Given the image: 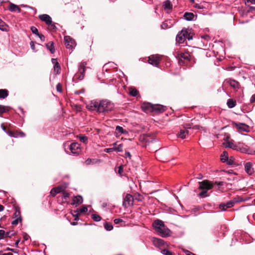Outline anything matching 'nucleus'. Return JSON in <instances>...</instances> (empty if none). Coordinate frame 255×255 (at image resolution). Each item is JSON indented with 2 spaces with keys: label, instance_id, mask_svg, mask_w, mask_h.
Wrapping results in <instances>:
<instances>
[{
  "label": "nucleus",
  "instance_id": "f257e3e1",
  "mask_svg": "<svg viewBox=\"0 0 255 255\" xmlns=\"http://www.w3.org/2000/svg\"><path fill=\"white\" fill-rule=\"evenodd\" d=\"M88 109L99 113H106L112 111L114 104L108 100H92L87 105Z\"/></svg>",
  "mask_w": 255,
  "mask_h": 255
},
{
  "label": "nucleus",
  "instance_id": "f03ea898",
  "mask_svg": "<svg viewBox=\"0 0 255 255\" xmlns=\"http://www.w3.org/2000/svg\"><path fill=\"white\" fill-rule=\"evenodd\" d=\"M152 226L155 232L161 237L166 238L170 236L171 232L165 227L163 221L158 219L156 220L153 222Z\"/></svg>",
  "mask_w": 255,
  "mask_h": 255
},
{
  "label": "nucleus",
  "instance_id": "7ed1b4c3",
  "mask_svg": "<svg viewBox=\"0 0 255 255\" xmlns=\"http://www.w3.org/2000/svg\"><path fill=\"white\" fill-rule=\"evenodd\" d=\"M194 35V31L191 28L184 27L177 34L176 42L178 44L184 43L186 39L188 40L192 39Z\"/></svg>",
  "mask_w": 255,
  "mask_h": 255
},
{
  "label": "nucleus",
  "instance_id": "20e7f679",
  "mask_svg": "<svg viewBox=\"0 0 255 255\" xmlns=\"http://www.w3.org/2000/svg\"><path fill=\"white\" fill-rule=\"evenodd\" d=\"M87 65V63L86 61H82L79 64L78 72L73 77V79L74 82H78L84 79Z\"/></svg>",
  "mask_w": 255,
  "mask_h": 255
},
{
  "label": "nucleus",
  "instance_id": "39448f33",
  "mask_svg": "<svg viewBox=\"0 0 255 255\" xmlns=\"http://www.w3.org/2000/svg\"><path fill=\"white\" fill-rule=\"evenodd\" d=\"M177 57L180 65H183L190 60L191 55L188 51H183L177 52Z\"/></svg>",
  "mask_w": 255,
  "mask_h": 255
},
{
  "label": "nucleus",
  "instance_id": "423d86ee",
  "mask_svg": "<svg viewBox=\"0 0 255 255\" xmlns=\"http://www.w3.org/2000/svg\"><path fill=\"white\" fill-rule=\"evenodd\" d=\"M242 153L254 154L255 151L252 150L250 147L243 142H239L237 143L236 150Z\"/></svg>",
  "mask_w": 255,
  "mask_h": 255
},
{
  "label": "nucleus",
  "instance_id": "0eeeda50",
  "mask_svg": "<svg viewBox=\"0 0 255 255\" xmlns=\"http://www.w3.org/2000/svg\"><path fill=\"white\" fill-rule=\"evenodd\" d=\"M64 40L66 48L72 51L76 45L75 40L70 36H65Z\"/></svg>",
  "mask_w": 255,
  "mask_h": 255
},
{
  "label": "nucleus",
  "instance_id": "6e6552de",
  "mask_svg": "<svg viewBox=\"0 0 255 255\" xmlns=\"http://www.w3.org/2000/svg\"><path fill=\"white\" fill-rule=\"evenodd\" d=\"M238 202V200L237 198H234L232 200H230L226 203H222L219 206V208L221 211H224L227 209L233 207L235 203Z\"/></svg>",
  "mask_w": 255,
  "mask_h": 255
},
{
  "label": "nucleus",
  "instance_id": "1a4fd4ad",
  "mask_svg": "<svg viewBox=\"0 0 255 255\" xmlns=\"http://www.w3.org/2000/svg\"><path fill=\"white\" fill-rule=\"evenodd\" d=\"M199 188L202 190H210L212 189L214 186V183L207 180H204L201 182H199Z\"/></svg>",
  "mask_w": 255,
  "mask_h": 255
},
{
  "label": "nucleus",
  "instance_id": "9d476101",
  "mask_svg": "<svg viewBox=\"0 0 255 255\" xmlns=\"http://www.w3.org/2000/svg\"><path fill=\"white\" fill-rule=\"evenodd\" d=\"M71 153L75 155H78L81 151L80 144L78 142H73L69 146Z\"/></svg>",
  "mask_w": 255,
  "mask_h": 255
},
{
  "label": "nucleus",
  "instance_id": "9b49d317",
  "mask_svg": "<svg viewBox=\"0 0 255 255\" xmlns=\"http://www.w3.org/2000/svg\"><path fill=\"white\" fill-rule=\"evenodd\" d=\"M161 60V56L158 55H152L148 57V63L154 66L157 67Z\"/></svg>",
  "mask_w": 255,
  "mask_h": 255
},
{
  "label": "nucleus",
  "instance_id": "f8f14e48",
  "mask_svg": "<svg viewBox=\"0 0 255 255\" xmlns=\"http://www.w3.org/2000/svg\"><path fill=\"white\" fill-rule=\"evenodd\" d=\"M224 84H229L236 91H238L240 88V84L238 81L230 78L226 79L224 82Z\"/></svg>",
  "mask_w": 255,
  "mask_h": 255
},
{
  "label": "nucleus",
  "instance_id": "ddd939ff",
  "mask_svg": "<svg viewBox=\"0 0 255 255\" xmlns=\"http://www.w3.org/2000/svg\"><path fill=\"white\" fill-rule=\"evenodd\" d=\"M133 198L129 194H127L124 198L123 205L124 207L127 208L133 205Z\"/></svg>",
  "mask_w": 255,
  "mask_h": 255
},
{
  "label": "nucleus",
  "instance_id": "4468645a",
  "mask_svg": "<svg viewBox=\"0 0 255 255\" xmlns=\"http://www.w3.org/2000/svg\"><path fill=\"white\" fill-rule=\"evenodd\" d=\"M51 62L54 65V73L56 74H59L61 71V67L56 58H52Z\"/></svg>",
  "mask_w": 255,
  "mask_h": 255
},
{
  "label": "nucleus",
  "instance_id": "2eb2a0df",
  "mask_svg": "<svg viewBox=\"0 0 255 255\" xmlns=\"http://www.w3.org/2000/svg\"><path fill=\"white\" fill-rule=\"evenodd\" d=\"M70 196V193L68 191L66 190H64L62 193L61 195H59L58 197V201H60V198H62V200H61V203H65L68 202L69 197Z\"/></svg>",
  "mask_w": 255,
  "mask_h": 255
},
{
  "label": "nucleus",
  "instance_id": "dca6fc26",
  "mask_svg": "<svg viewBox=\"0 0 255 255\" xmlns=\"http://www.w3.org/2000/svg\"><path fill=\"white\" fill-rule=\"evenodd\" d=\"M166 107L161 105H153V112L156 114L161 113L166 110Z\"/></svg>",
  "mask_w": 255,
  "mask_h": 255
},
{
  "label": "nucleus",
  "instance_id": "f3484780",
  "mask_svg": "<svg viewBox=\"0 0 255 255\" xmlns=\"http://www.w3.org/2000/svg\"><path fill=\"white\" fill-rule=\"evenodd\" d=\"M153 244L157 248H160L164 245V241L161 239L153 237L152 238Z\"/></svg>",
  "mask_w": 255,
  "mask_h": 255
},
{
  "label": "nucleus",
  "instance_id": "a211bd4d",
  "mask_svg": "<svg viewBox=\"0 0 255 255\" xmlns=\"http://www.w3.org/2000/svg\"><path fill=\"white\" fill-rule=\"evenodd\" d=\"M142 110L146 113L153 112V105L150 103H144L141 106Z\"/></svg>",
  "mask_w": 255,
  "mask_h": 255
},
{
  "label": "nucleus",
  "instance_id": "6ab92c4d",
  "mask_svg": "<svg viewBox=\"0 0 255 255\" xmlns=\"http://www.w3.org/2000/svg\"><path fill=\"white\" fill-rule=\"evenodd\" d=\"M38 17L40 20L44 22L46 25L48 23H50L52 20L51 17L46 14L39 15Z\"/></svg>",
  "mask_w": 255,
  "mask_h": 255
},
{
  "label": "nucleus",
  "instance_id": "aec40b11",
  "mask_svg": "<svg viewBox=\"0 0 255 255\" xmlns=\"http://www.w3.org/2000/svg\"><path fill=\"white\" fill-rule=\"evenodd\" d=\"M245 169L246 172L249 175H252L254 172V168H253V164L251 162H248L245 164Z\"/></svg>",
  "mask_w": 255,
  "mask_h": 255
},
{
  "label": "nucleus",
  "instance_id": "412c9836",
  "mask_svg": "<svg viewBox=\"0 0 255 255\" xmlns=\"http://www.w3.org/2000/svg\"><path fill=\"white\" fill-rule=\"evenodd\" d=\"M237 128L242 131L248 132L249 131V127L245 124L235 123Z\"/></svg>",
  "mask_w": 255,
  "mask_h": 255
},
{
  "label": "nucleus",
  "instance_id": "4be33fe9",
  "mask_svg": "<svg viewBox=\"0 0 255 255\" xmlns=\"http://www.w3.org/2000/svg\"><path fill=\"white\" fill-rule=\"evenodd\" d=\"M83 198L81 196L78 195L74 196L71 204L77 206L81 204L83 202Z\"/></svg>",
  "mask_w": 255,
  "mask_h": 255
},
{
  "label": "nucleus",
  "instance_id": "5701e85b",
  "mask_svg": "<svg viewBox=\"0 0 255 255\" xmlns=\"http://www.w3.org/2000/svg\"><path fill=\"white\" fill-rule=\"evenodd\" d=\"M8 10L11 12H15L17 11L18 12H20L21 9L16 4L10 3L8 6Z\"/></svg>",
  "mask_w": 255,
  "mask_h": 255
},
{
  "label": "nucleus",
  "instance_id": "b1692460",
  "mask_svg": "<svg viewBox=\"0 0 255 255\" xmlns=\"http://www.w3.org/2000/svg\"><path fill=\"white\" fill-rule=\"evenodd\" d=\"M184 18L188 21H191L195 20V15L192 12H186L184 14Z\"/></svg>",
  "mask_w": 255,
  "mask_h": 255
},
{
  "label": "nucleus",
  "instance_id": "393cba45",
  "mask_svg": "<svg viewBox=\"0 0 255 255\" xmlns=\"http://www.w3.org/2000/svg\"><path fill=\"white\" fill-rule=\"evenodd\" d=\"M46 47L48 49L51 53H54L55 51V47L54 45V43L52 41H50L48 42L46 44Z\"/></svg>",
  "mask_w": 255,
  "mask_h": 255
},
{
  "label": "nucleus",
  "instance_id": "a878e982",
  "mask_svg": "<svg viewBox=\"0 0 255 255\" xmlns=\"http://www.w3.org/2000/svg\"><path fill=\"white\" fill-rule=\"evenodd\" d=\"M225 146L232 148L234 150H236L237 143H235L233 141H227Z\"/></svg>",
  "mask_w": 255,
  "mask_h": 255
},
{
  "label": "nucleus",
  "instance_id": "bb28decb",
  "mask_svg": "<svg viewBox=\"0 0 255 255\" xmlns=\"http://www.w3.org/2000/svg\"><path fill=\"white\" fill-rule=\"evenodd\" d=\"M0 29L3 31H8V26L1 19L0 20Z\"/></svg>",
  "mask_w": 255,
  "mask_h": 255
},
{
  "label": "nucleus",
  "instance_id": "cd10ccee",
  "mask_svg": "<svg viewBox=\"0 0 255 255\" xmlns=\"http://www.w3.org/2000/svg\"><path fill=\"white\" fill-rule=\"evenodd\" d=\"M0 29L3 31H8V26L1 19L0 20Z\"/></svg>",
  "mask_w": 255,
  "mask_h": 255
},
{
  "label": "nucleus",
  "instance_id": "c85d7f7f",
  "mask_svg": "<svg viewBox=\"0 0 255 255\" xmlns=\"http://www.w3.org/2000/svg\"><path fill=\"white\" fill-rule=\"evenodd\" d=\"M227 105L229 108H233L236 106L237 103L233 99H229L227 101Z\"/></svg>",
  "mask_w": 255,
  "mask_h": 255
},
{
  "label": "nucleus",
  "instance_id": "c756f323",
  "mask_svg": "<svg viewBox=\"0 0 255 255\" xmlns=\"http://www.w3.org/2000/svg\"><path fill=\"white\" fill-rule=\"evenodd\" d=\"M188 134V131L187 129H180L178 133V136L183 139L185 138L186 135Z\"/></svg>",
  "mask_w": 255,
  "mask_h": 255
},
{
  "label": "nucleus",
  "instance_id": "7c9ffc66",
  "mask_svg": "<svg viewBox=\"0 0 255 255\" xmlns=\"http://www.w3.org/2000/svg\"><path fill=\"white\" fill-rule=\"evenodd\" d=\"M13 218H17V219H22L21 218V214H20V210H19V208L18 207H16L15 208V212L13 214Z\"/></svg>",
  "mask_w": 255,
  "mask_h": 255
},
{
  "label": "nucleus",
  "instance_id": "2f4dec72",
  "mask_svg": "<svg viewBox=\"0 0 255 255\" xmlns=\"http://www.w3.org/2000/svg\"><path fill=\"white\" fill-rule=\"evenodd\" d=\"M163 7L165 9L171 10L172 8V4L169 0H167L164 1L163 3Z\"/></svg>",
  "mask_w": 255,
  "mask_h": 255
},
{
  "label": "nucleus",
  "instance_id": "473e14b6",
  "mask_svg": "<svg viewBox=\"0 0 255 255\" xmlns=\"http://www.w3.org/2000/svg\"><path fill=\"white\" fill-rule=\"evenodd\" d=\"M8 91L6 89H0V99H4L8 96Z\"/></svg>",
  "mask_w": 255,
  "mask_h": 255
},
{
  "label": "nucleus",
  "instance_id": "72a5a7b5",
  "mask_svg": "<svg viewBox=\"0 0 255 255\" xmlns=\"http://www.w3.org/2000/svg\"><path fill=\"white\" fill-rule=\"evenodd\" d=\"M129 95L132 97H136L138 94V91L134 88H130L129 90Z\"/></svg>",
  "mask_w": 255,
  "mask_h": 255
},
{
  "label": "nucleus",
  "instance_id": "f704fd0d",
  "mask_svg": "<svg viewBox=\"0 0 255 255\" xmlns=\"http://www.w3.org/2000/svg\"><path fill=\"white\" fill-rule=\"evenodd\" d=\"M228 159V153L227 151H224L221 155V160L223 162H226Z\"/></svg>",
  "mask_w": 255,
  "mask_h": 255
},
{
  "label": "nucleus",
  "instance_id": "c9c22d12",
  "mask_svg": "<svg viewBox=\"0 0 255 255\" xmlns=\"http://www.w3.org/2000/svg\"><path fill=\"white\" fill-rule=\"evenodd\" d=\"M116 130L121 134H127L128 131L124 129L123 127L118 126L116 128Z\"/></svg>",
  "mask_w": 255,
  "mask_h": 255
},
{
  "label": "nucleus",
  "instance_id": "e433bc0d",
  "mask_svg": "<svg viewBox=\"0 0 255 255\" xmlns=\"http://www.w3.org/2000/svg\"><path fill=\"white\" fill-rule=\"evenodd\" d=\"M88 211V208L85 206H82L79 209H77L76 211H74V213L79 212L80 214L86 213Z\"/></svg>",
  "mask_w": 255,
  "mask_h": 255
},
{
  "label": "nucleus",
  "instance_id": "4c0bfd02",
  "mask_svg": "<svg viewBox=\"0 0 255 255\" xmlns=\"http://www.w3.org/2000/svg\"><path fill=\"white\" fill-rule=\"evenodd\" d=\"M80 141L83 142L84 143L87 144L88 141V138L87 136L82 135H79L78 136Z\"/></svg>",
  "mask_w": 255,
  "mask_h": 255
},
{
  "label": "nucleus",
  "instance_id": "58836bf2",
  "mask_svg": "<svg viewBox=\"0 0 255 255\" xmlns=\"http://www.w3.org/2000/svg\"><path fill=\"white\" fill-rule=\"evenodd\" d=\"M168 21H164L161 25V28L163 29H166L171 27L172 24L169 25Z\"/></svg>",
  "mask_w": 255,
  "mask_h": 255
},
{
  "label": "nucleus",
  "instance_id": "ea45409f",
  "mask_svg": "<svg viewBox=\"0 0 255 255\" xmlns=\"http://www.w3.org/2000/svg\"><path fill=\"white\" fill-rule=\"evenodd\" d=\"M47 25H48L49 29L51 31H56L57 29L55 23L53 22L52 20L51 23L47 24Z\"/></svg>",
  "mask_w": 255,
  "mask_h": 255
},
{
  "label": "nucleus",
  "instance_id": "a19ab883",
  "mask_svg": "<svg viewBox=\"0 0 255 255\" xmlns=\"http://www.w3.org/2000/svg\"><path fill=\"white\" fill-rule=\"evenodd\" d=\"M104 227L107 231H111L113 229V225L111 223L106 222L104 224Z\"/></svg>",
  "mask_w": 255,
  "mask_h": 255
},
{
  "label": "nucleus",
  "instance_id": "79ce46f5",
  "mask_svg": "<svg viewBox=\"0 0 255 255\" xmlns=\"http://www.w3.org/2000/svg\"><path fill=\"white\" fill-rule=\"evenodd\" d=\"M8 107L0 105V116L4 113L8 112Z\"/></svg>",
  "mask_w": 255,
  "mask_h": 255
},
{
  "label": "nucleus",
  "instance_id": "37998d69",
  "mask_svg": "<svg viewBox=\"0 0 255 255\" xmlns=\"http://www.w3.org/2000/svg\"><path fill=\"white\" fill-rule=\"evenodd\" d=\"M184 128L185 129H187L188 128H195L196 129H199V126H195L194 127H192V124H186L184 125Z\"/></svg>",
  "mask_w": 255,
  "mask_h": 255
},
{
  "label": "nucleus",
  "instance_id": "c03bdc74",
  "mask_svg": "<svg viewBox=\"0 0 255 255\" xmlns=\"http://www.w3.org/2000/svg\"><path fill=\"white\" fill-rule=\"evenodd\" d=\"M91 217L92 219L95 222H99L101 221L102 219L101 217L99 215L96 214H92Z\"/></svg>",
  "mask_w": 255,
  "mask_h": 255
},
{
  "label": "nucleus",
  "instance_id": "a18cd8bd",
  "mask_svg": "<svg viewBox=\"0 0 255 255\" xmlns=\"http://www.w3.org/2000/svg\"><path fill=\"white\" fill-rule=\"evenodd\" d=\"M161 253L164 255H173V253L167 249H163Z\"/></svg>",
  "mask_w": 255,
  "mask_h": 255
},
{
  "label": "nucleus",
  "instance_id": "49530a36",
  "mask_svg": "<svg viewBox=\"0 0 255 255\" xmlns=\"http://www.w3.org/2000/svg\"><path fill=\"white\" fill-rule=\"evenodd\" d=\"M55 189L58 193H62L65 190V188L63 186H58L55 187Z\"/></svg>",
  "mask_w": 255,
  "mask_h": 255
},
{
  "label": "nucleus",
  "instance_id": "de8ad7c7",
  "mask_svg": "<svg viewBox=\"0 0 255 255\" xmlns=\"http://www.w3.org/2000/svg\"><path fill=\"white\" fill-rule=\"evenodd\" d=\"M199 196L201 197L204 198L208 196L207 194V190H203L199 194Z\"/></svg>",
  "mask_w": 255,
  "mask_h": 255
},
{
  "label": "nucleus",
  "instance_id": "09e8293b",
  "mask_svg": "<svg viewBox=\"0 0 255 255\" xmlns=\"http://www.w3.org/2000/svg\"><path fill=\"white\" fill-rule=\"evenodd\" d=\"M193 7L198 9H203L205 8V7L202 3H195L193 5Z\"/></svg>",
  "mask_w": 255,
  "mask_h": 255
},
{
  "label": "nucleus",
  "instance_id": "8fccbe9b",
  "mask_svg": "<svg viewBox=\"0 0 255 255\" xmlns=\"http://www.w3.org/2000/svg\"><path fill=\"white\" fill-rule=\"evenodd\" d=\"M30 29L32 31V32L35 34H36V35L37 34H38L39 32H38V30L37 29V28L34 26H32L31 27H30Z\"/></svg>",
  "mask_w": 255,
  "mask_h": 255
},
{
  "label": "nucleus",
  "instance_id": "3c124183",
  "mask_svg": "<svg viewBox=\"0 0 255 255\" xmlns=\"http://www.w3.org/2000/svg\"><path fill=\"white\" fill-rule=\"evenodd\" d=\"M14 219L12 221L11 224L13 225H17L19 222H21L22 219L19 220V219L14 218Z\"/></svg>",
  "mask_w": 255,
  "mask_h": 255
},
{
  "label": "nucleus",
  "instance_id": "603ef678",
  "mask_svg": "<svg viewBox=\"0 0 255 255\" xmlns=\"http://www.w3.org/2000/svg\"><path fill=\"white\" fill-rule=\"evenodd\" d=\"M115 224H119L121 223L125 224V222L121 219H116L114 221Z\"/></svg>",
  "mask_w": 255,
  "mask_h": 255
},
{
  "label": "nucleus",
  "instance_id": "864d4df0",
  "mask_svg": "<svg viewBox=\"0 0 255 255\" xmlns=\"http://www.w3.org/2000/svg\"><path fill=\"white\" fill-rule=\"evenodd\" d=\"M13 235H14V233H13V231H9V232H5L4 238H10Z\"/></svg>",
  "mask_w": 255,
  "mask_h": 255
},
{
  "label": "nucleus",
  "instance_id": "5fc2aeb1",
  "mask_svg": "<svg viewBox=\"0 0 255 255\" xmlns=\"http://www.w3.org/2000/svg\"><path fill=\"white\" fill-rule=\"evenodd\" d=\"M58 193V192H57V191L56 190V189H55V188H53L51 189V191H50V194L52 195V196L53 197H54L56 195V194H57Z\"/></svg>",
  "mask_w": 255,
  "mask_h": 255
},
{
  "label": "nucleus",
  "instance_id": "6e6d98bb",
  "mask_svg": "<svg viewBox=\"0 0 255 255\" xmlns=\"http://www.w3.org/2000/svg\"><path fill=\"white\" fill-rule=\"evenodd\" d=\"M56 90L59 93H61L62 92V86L61 84L58 83L56 85Z\"/></svg>",
  "mask_w": 255,
  "mask_h": 255
},
{
  "label": "nucleus",
  "instance_id": "4d7b16f0",
  "mask_svg": "<svg viewBox=\"0 0 255 255\" xmlns=\"http://www.w3.org/2000/svg\"><path fill=\"white\" fill-rule=\"evenodd\" d=\"M5 232L3 230H0V240L4 239Z\"/></svg>",
  "mask_w": 255,
  "mask_h": 255
},
{
  "label": "nucleus",
  "instance_id": "13d9d810",
  "mask_svg": "<svg viewBox=\"0 0 255 255\" xmlns=\"http://www.w3.org/2000/svg\"><path fill=\"white\" fill-rule=\"evenodd\" d=\"M115 150H116L117 151H122L123 150V144H120L118 145L117 147H116L114 148Z\"/></svg>",
  "mask_w": 255,
  "mask_h": 255
},
{
  "label": "nucleus",
  "instance_id": "bf43d9fd",
  "mask_svg": "<svg viewBox=\"0 0 255 255\" xmlns=\"http://www.w3.org/2000/svg\"><path fill=\"white\" fill-rule=\"evenodd\" d=\"M93 159L91 158H88L85 161V164L86 165H89L90 164L92 163Z\"/></svg>",
  "mask_w": 255,
  "mask_h": 255
},
{
  "label": "nucleus",
  "instance_id": "052dcab7",
  "mask_svg": "<svg viewBox=\"0 0 255 255\" xmlns=\"http://www.w3.org/2000/svg\"><path fill=\"white\" fill-rule=\"evenodd\" d=\"M75 214H73V216L75 217V220L78 221L79 220V216H80V213L79 212L75 213Z\"/></svg>",
  "mask_w": 255,
  "mask_h": 255
},
{
  "label": "nucleus",
  "instance_id": "680f3d73",
  "mask_svg": "<svg viewBox=\"0 0 255 255\" xmlns=\"http://www.w3.org/2000/svg\"><path fill=\"white\" fill-rule=\"evenodd\" d=\"M30 45L31 48L33 50V51H36L35 48V44H34V42L33 41H31L30 42Z\"/></svg>",
  "mask_w": 255,
  "mask_h": 255
},
{
  "label": "nucleus",
  "instance_id": "e2e57ef3",
  "mask_svg": "<svg viewBox=\"0 0 255 255\" xmlns=\"http://www.w3.org/2000/svg\"><path fill=\"white\" fill-rule=\"evenodd\" d=\"M37 35L39 37L41 41H44L45 40V37L42 34L38 33Z\"/></svg>",
  "mask_w": 255,
  "mask_h": 255
},
{
  "label": "nucleus",
  "instance_id": "0e129e2a",
  "mask_svg": "<svg viewBox=\"0 0 255 255\" xmlns=\"http://www.w3.org/2000/svg\"><path fill=\"white\" fill-rule=\"evenodd\" d=\"M13 132H14L13 131H11V130H10V129H7V131H6V133L8 135H9L10 136H11V137H13Z\"/></svg>",
  "mask_w": 255,
  "mask_h": 255
},
{
  "label": "nucleus",
  "instance_id": "69168bd1",
  "mask_svg": "<svg viewBox=\"0 0 255 255\" xmlns=\"http://www.w3.org/2000/svg\"><path fill=\"white\" fill-rule=\"evenodd\" d=\"M251 103H255V94L253 95L250 99Z\"/></svg>",
  "mask_w": 255,
  "mask_h": 255
},
{
  "label": "nucleus",
  "instance_id": "338daca9",
  "mask_svg": "<svg viewBox=\"0 0 255 255\" xmlns=\"http://www.w3.org/2000/svg\"><path fill=\"white\" fill-rule=\"evenodd\" d=\"M202 38L205 39V40H208L210 39V37L209 35H207V34H205V35H204L203 36H202Z\"/></svg>",
  "mask_w": 255,
  "mask_h": 255
},
{
  "label": "nucleus",
  "instance_id": "774afa93",
  "mask_svg": "<svg viewBox=\"0 0 255 255\" xmlns=\"http://www.w3.org/2000/svg\"><path fill=\"white\" fill-rule=\"evenodd\" d=\"M183 251L186 255H194L193 253L190 252L188 250H183Z\"/></svg>",
  "mask_w": 255,
  "mask_h": 255
}]
</instances>
